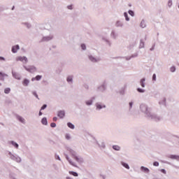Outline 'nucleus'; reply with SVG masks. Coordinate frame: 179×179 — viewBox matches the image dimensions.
Returning <instances> with one entry per match:
<instances>
[{
	"label": "nucleus",
	"instance_id": "423d86ee",
	"mask_svg": "<svg viewBox=\"0 0 179 179\" xmlns=\"http://www.w3.org/2000/svg\"><path fill=\"white\" fill-rule=\"evenodd\" d=\"M95 107L96 111H100L101 110H103V108H106L107 106L102 102H96L95 103Z\"/></svg>",
	"mask_w": 179,
	"mask_h": 179
},
{
	"label": "nucleus",
	"instance_id": "0eeeda50",
	"mask_svg": "<svg viewBox=\"0 0 179 179\" xmlns=\"http://www.w3.org/2000/svg\"><path fill=\"white\" fill-rule=\"evenodd\" d=\"M88 59L93 64H96L97 62H100V58L95 57L94 56H93L92 55H88Z\"/></svg>",
	"mask_w": 179,
	"mask_h": 179
},
{
	"label": "nucleus",
	"instance_id": "09e8293b",
	"mask_svg": "<svg viewBox=\"0 0 179 179\" xmlns=\"http://www.w3.org/2000/svg\"><path fill=\"white\" fill-rule=\"evenodd\" d=\"M67 9H69V10H72V9H73V5L71 4L67 6Z\"/></svg>",
	"mask_w": 179,
	"mask_h": 179
},
{
	"label": "nucleus",
	"instance_id": "b1692460",
	"mask_svg": "<svg viewBox=\"0 0 179 179\" xmlns=\"http://www.w3.org/2000/svg\"><path fill=\"white\" fill-rule=\"evenodd\" d=\"M6 77H8V74H6L2 71H0V80H5Z\"/></svg>",
	"mask_w": 179,
	"mask_h": 179
},
{
	"label": "nucleus",
	"instance_id": "49530a36",
	"mask_svg": "<svg viewBox=\"0 0 179 179\" xmlns=\"http://www.w3.org/2000/svg\"><path fill=\"white\" fill-rule=\"evenodd\" d=\"M45 108H47V104H43V105L41 107V111H43V110H45Z\"/></svg>",
	"mask_w": 179,
	"mask_h": 179
},
{
	"label": "nucleus",
	"instance_id": "a878e982",
	"mask_svg": "<svg viewBox=\"0 0 179 179\" xmlns=\"http://www.w3.org/2000/svg\"><path fill=\"white\" fill-rule=\"evenodd\" d=\"M112 149H113V150H115L116 152H120V150H121V147L117 145H113L112 146Z\"/></svg>",
	"mask_w": 179,
	"mask_h": 179
},
{
	"label": "nucleus",
	"instance_id": "bf43d9fd",
	"mask_svg": "<svg viewBox=\"0 0 179 179\" xmlns=\"http://www.w3.org/2000/svg\"><path fill=\"white\" fill-rule=\"evenodd\" d=\"M131 59H132V57H131V56H129V57H126V61H129V60H131Z\"/></svg>",
	"mask_w": 179,
	"mask_h": 179
},
{
	"label": "nucleus",
	"instance_id": "e2e57ef3",
	"mask_svg": "<svg viewBox=\"0 0 179 179\" xmlns=\"http://www.w3.org/2000/svg\"><path fill=\"white\" fill-rule=\"evenodd\" d=\"M101 177H102L103 179L107 178V176H106V175H101Z\"/></svg>",
	"mask_w": 179,
	"mask_h": 179
},
{
	"label": "nucleus",
	"instance_id": "aec40b11",
	"mask_svg": "<svg viewBox=\"0 0 179 179\" xmlns=\"http://www.w3.org/2000/svg\"><path fill=\"white\" fill-rule=\"evenodd\" d=\"M140 170L141 171H143V173H150V170L148 169V167H145V166H141Z\"/></svg>",
	"mask_w": 179,
	"mask_h": 179
},
{
	"label": "nucleus",
	"instance_id": "72a5a7b5",
	"mask_svg": "<svg viewBox=\"0 0 179 179\" xmlns=\"http://www.w3.org/2000/svg\"><path fill=\"white\" fill-rule=\"evenodd\" d=\"M124 17H125L126 22H129L130 18H129V17L128 16V13L124 12Z\"/></svg>",
	"mask_w": 179,
	"mask_h": 179
},
{
	"label": "nucleus",
	"instance_id": "69168bd1",
	"mask_svg": "<svg viewBox=\"0 0 179 179\" xmlns=\"http://www.w3.org/2000/svg\"><path fill=\"white\" fill-rule=\"evenodd\" d=\"M3 10V7L0 6V12H2Z\"/></svg>",
	"mask_w": 179,
	"mask_h": 179
},
{
	"label": "nucleus",
	"instance_id": "c03bdc74",
	"mask_svg": "<svg viewBox=\"0 0 179 179\" xmlns=\"http://www.w3.org/2000/svg\"><path fill=\"white\" fill-rule=\"evenodd\" d=\"M168 6L169 8H171V6H173V0H169Z\"/></svg>",
	"mask_w": 179,
	"mask_h": 179
},
{
	"label": "nucleus",
	"instance_id": "dca6fc26",
	"mask_svg": "<svg viewBox=\"0 0 179 179\" xmlns=\"http://www.w3.org/2000/svg\"><path fill=\"white\" fill-rule=\"evenodd\" d=\"M167 157L171 159V160H177V162H179V155H169Z\"/></svg>",
	"mask_w": 179,
	"mask_h": 179
},
{
	"label": "nucleus",
	"instance_id": "f704fd0d",
	"mask_svg": "<svg viewBox=\"0 0 179 179\" xmlns=\"http://www.w3.org/2000/svg\"><path fill=\"white\" fill-rule=\"evenodd\" d=\"M132 107H134V102L131 101L129 102V111H131L132 110Z\"/></svg>",
	"mask_w": 179,
	"mask_h": 179
},
{
	"label": "nucleus",
	"instance_id": "4be33fe9",
	"mask_svg": "<svg viewBox=\"0 0 179 179\" xmlns=\"http://www.w3.org/2000/svg\"><path fill=\"white\" fill-rule=\"evenodd\" d=\"M120 164H121V166H122V167H124V169H127V170H129L130 167L128 163L122 161Z\"/></svg>",
	"mask_w": 179,
	"mask_h": 179
},
{
	"label": "nucleus",
	"instance_id": "f8f14e48",
	"mask_svg": "<svg viewBox=\"0 0 179 179\" xmlns=\"http://www.w3.org/2000/svg\"><path fill=\"white\" fill-rule=\"evenodd\" d=\"M96 100V96H92L90 100L85 101L86 106H93V101Z\"/></svg>",
	"mask_w": 179,
	"mask_h": 179
},
{
	"label": "nucleus",
	"instance_id": "ddd939ff",
	"mask_svg": "<svg viewBox=\"0 0 179 179\" xmlns=\"http://www.w3.org/2000/svg\"><path fill=\"white\" fill-rule=\"evenodd\" d=\"M19 50H20V46L19 45H13L11 48V52L13 54H16Z\"/></svg>",
	"mask_w": 179,
	"mask_h": 179
},
{
	"label": "nucleus",
	"instance_id": "9d476101",
	"mask_svg": "<svg viewBox=\"0 0 179 179\" xmlns=\"http://www.w3.org/2000/svg\"><path fill=\"white\" fill-rule=\"evenodd\" d=\"M16 61H20V62H24V64H27V57L26 56H19L16 57Z\"/></svg>",
	"mask_w": 179,
	"mask_h": 179
},
{
	"label": "nucleus",
	"instance_id": "7ed1b4c3",
	"mask_svg": "<svg viewBox=\"0 0 179 179\" xmlns=\"http://www.w3.org/2000/svg\"><path fill=\"white\" fill-rule=\"evenodd\" d=\"M10 159L11 160H13V162H16V163H22V158L20 157H19L18 155H15L13 154H12V152L8 151V153Z\"/></svg>",
	"mask_w": 179,
	"mask_h": 179
},
{
	"label": "nucleus",
	"instance_id": "f03ea898",
	"mask_svg": "<svg viewBox=\"0 0 179 179\" xmlns=\"http://www.w3.org/2000/svg\"><path fill=\"white\" fill-rule=\"evenodd\" d=\"M68 152H69L70 155H71L72 157L78 162V163H83V158L78 157V154L75 152V150H72L71 148H67Z\"/></svg>",
	"mask_w": 179,
	"mask_h": 179
},
{
	"label": "nucleus",
	"instance_id": "7c9ffc66",
	"mask_svg": "<svg viewBox=\"0 0 179 179\" xmlns=\"http://www.w3.org/2000/svg\"><path fill=\"white\" fill-rule=\"evenodd\" d=\"M102 40L103 41H105V43H106V44H108L109 47H111V42L110 41V40L107 39V38H105V37H103Z\"/></svg>",
	"mask_w": 179,
	"mask_h": 179
},
{
	"label": "nucleus",
	"instance_id": "4d7b16f0",
	"mask_svg": "<svg viewBox=\"0 0 179 179\" xmlns=\"http://www.w3.org/2000/svg\"><path fill=\"white\" fill-rule=\"evenodd\" d=\"M0 61H6V59H5V57L0 56Z\"/></svg>",
	"mask_w": 179,
	"mask_h": 179
},
{
	"label": "nucleus",
	"instance_id": "2f4dec72",
	"mask_svg": "<svg viewBox=\"0 0 179 179\" xmlns=\"http://www.w3.org/2000/svg\"><path fill=\"white\" fill-rule=\"evenodd\" d=\"M140 27L142 29H145L146 27V22H145V20H142L141 23H140Z\"/></svg>",
	"mask_w": 179,
	"mask_h": 179
},
{
	"label": "nucleus",
	"instance_id": "052dcab7",
	"mask_svg": "<svg viewBox=\"0 0 179 179\" xmlns=\"http://www.w3.org/2000/svg\"><path fill=\"white\" fill-rule=\"evenodd\" d=\"M155 45L154 44L151 48H150V51H153L155 50Z\"/></svg>",
	"mask_w": 179,
	"mask_h": 179
},
{
	"label": "nucleus",
	"instance_id": "338daca9",
	"mask_svg": "<svg viewBox=\"0 0 179 179\" xmlns=\"http://www.w3.org/2000/svg\"><path fill=\"white\" fill-rule=\"evenodd\" d=\"M34 80H36V77L31 78L32 82H34Z\"/></svg>",
	"mask_w": 179,
	"mask_h": 179
},
{
	"label": "nucleus",
	"instance_id": "bb28decb",
	"mask_svg": "<svg viewBox=\"0 0 179 179\" xmlns=\"http://www.w3.org/2000/svg\"><path fill=\"white\" fill-rule=\"evenodd\" d=\"M41 122L42 125H48V121L47 120V117H43Z\"/></svg>",
	"mask_w": 179,
	"mask_h": 179
},
{
	"label": "nucleus",
	"instance_id": "13d9d810",
	"mask_svg": "<svg viewBox=\"0 0 179 179\" xmlns=\"http://www.w3.org/2000/svg\"><path fill=\"white\" fill-rule=\"evenodd\" d=\"M52 120H53L55 122H57V121H58V117H54L52 118Z\"/></svg>",
	"mask_w": 179,
	"mask_h": 179
},
{
	"label": "nucleus",
	"instance_id": "20e7f679",
	"mask_svg": "<svg viewBox=\"0 0 179 179\" xmlns=\"http://www.w3.org/2000/svg\"><path fill=\"white\" fill-rule=\"evenodd\" d=\"M106 90H107V83L104 80L101 85L97 87L96 92L103 93Z\"/></svg>",
	"mask_w": 179,
	"mask_h": 179
},
{
	"label": "nucleus",
	"instance_id": "c9c22d12",
	"mask_svg": "<svg viewBox=\"0 0 179 179\" xmlns=\"http://www.w3.org/2000/svg\"><path fill=\"white\" fill-rule=\"evenodd\" d=\"M128 13L129 15H130V16H131L132 17H134V16H135V12L132 10H128Z\"/></svg>",
	"mask_w": 179,
	"mask_h": 179
},
{
	"label": "nucleus",
	"instance_id": "ea45409f",
	"mask_svg": "<svg viewBox=\"0 0 179 179\" xmlns=\"http://www.w3.org/2000/svg\"><path fill=\"white\" fill-rule=\"evenodd\" d=\"M42 78H43V76H41V75H37V76L35 77V79H36V80H37V81L41 80Z\"/></svg>",
	"mask_w": 179,
	"mask_h": 179
},
{
	"label": "nucleus",
	"instance_id": "2eb2a0df",
	"mask_svg": "<svg viewBox=\"0 0 179 179\" xmlns=\"http://www.w3.org/2000/svg\"><path fill=\"white\" fill-rule=\"evenodd\" d=\"M57 117L62 120L63 118L65 117V110H61L57 112Z\"/></svg>",
	"mask_w": 179,
	"mask_h": 179
},
{
	"label": "nucleus",
	"instance_id": "a19ab883",
	"mask_svg": "<svg viewBox=\"0 0 179 179\" xmlns=\"http://www.w3.org/2000/svg\"><path fill=\"white\" fill-rule=\"evenodd\" d=\"M137 92L138 93H145V90L144 89H142L141 87L137 88Z\"/></svg>",
	"mask_w": 179,
	"mask_h": 179
},
{
	"label": "nucleus",
	"instance_id": "58836bf2",
	"mask_svg": "<svg viewBox=\"0 0 179 179\" xmlns=\"http://www.w3.org/2000/svg\"><path fill=\"white\" fill-rule=\"evenodd\" d=\"M32 94L33 96H34V97H36V99H38V100H40V98H38V94H37V92L33 91Z\"/></svg>",
	"mask_w": 179,
	"mask_h": 179
},
{
	"label": "nucleus",
	"instance_id": "a18cd8bd",
	"mask_svg": "<svg viewBox=\"0 0 179 179\" xmlns=\"http://www.w3.org/2000/svg\"><path fill=\"white\" fill-rule=\"evenodd\" d=\"M120 94H121L122 96H124L125 94V90L124 89L120 90Z\"/></svg>",
	"mask_w": 179,
	"mask_h": 179
},
{
	"label": "nucleus",
	"instance_id": "79ce46f5",
	"mask_svg": "<svg viewBox=\"0 0 179 179\" xmlns=\"http://www.w3.org/2000/svg\"><path fill=\"white\" fill-rule=\"evenodd\" d=\"M80 47H81V49L83 50V51H86V44L81 43Z\"/></svg>",
	"mask_w": 179,
	"mask_h": 179
},
{
	"label": "nucleus",
	"instance_id": "f3484780",
	"mask_svg": "<svg viewBox=\"0 0 179 179\" xmlns=\"http://www.w3.org/2000/svg\"><path fill=\"white\" fill-rule=\"evenodd\" d=\"M22 83L24 87H27V86H29V85L30 84V80L27 78H24Z\"/></svg>",
	"mask_w": 179,
	"mask_h": 179
},
{
	"label": "nucleus",
	"instance_id": "e433bc0d",
	"mask_svg": "<svg viewBox=\"0 0 179 179\" xmlns=\"http://www.w3.org/2000/svg\"><path fill=\"white\" fill-rule=\"evenodd\" d=\"M4 93L5 94H9L10 93V87H7L4 90Z\"/></svg>",
	"mask_w": 179,
	"mask_h": 179
},
{
	"label": "nucleus",
	"instance_id": "f257e3e1",
	"mask_svg": "<svg viewBox=\"0 0 179 179\" xmlns=\"http://www.w3.org/2000/svg\"><path fill=\"white\" fill-rule=\"evenodd\" d=\"M140 111L145 115V117L148 120H152V121H160L162 118L157 115L152 113V109L146 105V103H141L140 105Z\"/></svg>",
	"mask_w": 179,
	"mask_h": 179
},
{
	"label": "nucleus",
	"instance_id": "cd10ccee",
	"mask_svg": "<svg viewBox=\"0 0 179 179\" xmlns=\"http://www.w3.org/2000/svg\"><path fill=\"white\" fill-rule=\"evenodd\" d=\"M69 173L70 176H73V177H78L79 173L78 172L73 171H69Z\"/></svg>",
	"mask_w": 179,
	"mask_h": 179
},
{
	"label": "nucleus",
	"instance_id": "4c0bfd02",
	"mask_svg": "<svg viewBox=\"0 0 179 179\" xmlns=\"http://www.w3.org/2000/svg\"><path fill=\"white\" fill-rule=\"evenodd\" d=\"M22 24H24L27 29H30L31 27V24L29 22H23Z\"/></svg>",
	"mask_w": 179,
	"mask_h": 179
},
{
	"label": "nucleus",
	"instance_id": "de8ad7c7",
	"mask_svg": "<svg viewBox=\"0 0 179 179\" xmlns=\"http://www.w3.org/2000/svg\"><path fill=\"white\" fill-rule=\"evenodd\" d=\"M152 164L155 167H159V162L157 161L154 162Z\"/></svg>",
	"mask_w": 179,
	"mask_h": 179
},
{
	"label": "nucleus",
	"instance_id": "603ef678",
	"mask_svg": "<svg viewBox=\"0 0 179 179\" xmlns=\"http://www.w3.org/2000/svg\"><path fill=\"white\" fill-rule=\"evenodd\" d=\"M50 127L51 128H55V127H57V124L55 122H52L50 124Z\"/></svg>",
	"mask_w": 179,
	"mask_h": 179
},
{
	"label": "nucleus",
	"instance_id": "0e129e2a",
	"mask_svg": "<svg viewBox=\"0 0 179 179\" xmlns=\"http://www.w3.org/2000/svg\"><path fill=\"white\" fill-rule=\"evenodd\" d=\"M162 103H163V104H166V98H164Z\"/></svg>",
	"mask_w": 179,
	"mask_h": 179
},
{
	"label": "nucleus",
	"instance_id": "a211bd4d",
	"mask_svg": "<svg viewBox=\"0 0 179 179\" xmlns=\"http://www.w3.org/2000/svg\"><path fill=\"white\" fill-rule=\"evenodd\" d=\"M8 143L10 145H12V146H14V148L15 149H19V144L17 143H16V141H8Z\"/></svg>",
	"mask_w": 179,
	"mask_h": 179
},
{
	"label": "nucleus",
	"instance_id": "774afa93",
	"mask_svg": "<svg viewBox=\"0 0 179 179\" xmlns=\"http://www.w3.org/2000/svg\"><path fill=\"white\" fill-rule=\"evenodd\" d=\"M11 10H15V6H13V7L11 8Z\"/></svg>",
	"mask_w": 179,
	"mask_h": 179
},
{
	"label": "nucleus",
	"instance_id": "680f3d73",
	"mask_svg": "<svg viewBox=\"0 0 179 179\" xmlns=\"http://www.w3.org/2000/svg\"><path fill=\"white\" fill-rule=\"evenodd\" d=\"M38 115H39V117H41V115H43V112H41V110H40V111L38 113Z\"/></svg>",
	"mask_w": 179,
	"mask_h": 179
},
{
	"label": "nucleus",
	"instance_id": "473e14b6",
	"mask_svg": "<svg viewBox=\"0 0 179 179\" xmlns=\"http://www.w3.org/2000/svg\"><path fill=\"white\" fill-rule=\"evenodd\" d=\"M145 48V42H143V39H141L139 48Z\"/></svg>",
	"mask_w": 179,
	"mask_h": 179
},
{
	"label": "nucleus",
	"instance_id": "37998d69",
	"mask_svg": "<svg viewBox=\"0 0 179 179\" xmlns=\"http://www.w3.org/2000/svg\"><path fill=\"white\" fill-rule=\"evenodd\" d=\"M176 66H172L171 68H170V71L172 72V73H174L176 72Z\"/></svg>",
	"mask_w": 179,
	"mask_h": 179
},
{
	"label": "nucleus",
	"instance_id": "5fc2aeb1",
	"mask_svg": "<svg viewBox=\"0 0 179 179\" xmlns=\"http://www.w3.org/2000/svg\"><path fill=\"white\" fill-rule=\"evenodd\" d=\"M66 139H67L68 141H69V139H71V135L66 134L65 136Z\"/></svg>",
	"mask_w": 179,
	"mask_h": 179
},
{
	"label": "nucleus",
	"instance_id": "412c9836",
	"mask_svg": "<svg viewBox=\"0 0 179 179\" xmlns=\"http://www.w3.org/2000/svg\"><path fill=\"white\" fill-rule=\"evenodd\" d=\"M67 83H73V76L71 75L66 78Z\"/></svg>",
	"mask_w": 179,
	"mask_h": 179
},
{
	"label": "nucleus",
	"instance_id": "c85d7f7f",
	"mask_svg": "<svg viewBox=\"0 0 179 179\" xmlns=\"http://www.w3.org/2000/svg\"><path fill=\"white\" fill-rule=\"evenodd\" d=\"M146 81V78H143L141 79L140 80V85L141 86V87H145V82Z\"/></svg>",
	"mask_w": 179,
	"mask_h": 179
},
{
	"label": "nucleus",
	"instance_id": "393cba45",
	"mask_svg": "<svg viewBox=\"0 0 179 179\" xmlns=\"http://www.w3.org/2000/svg\"><path fill=\"white\" fill-rule=\"evenodd\" d=\"M16 118L18 121H20V122H22V124H24V118H23V117L19 115H16Z\"/></svg>",
	"mask_w": 179,
	"mask_h": 179
},
{
	"label": "nucleus",
	"instance_id": "864d4df0",
	"mask_svg": "<svg viewBox=\"0 0 179 179\" xmlns=\"http://www.w3.org/2000/svg\"><path fill=\"white\" fill-rule=\"evenodd\" d=\"M156 79H157L156 73H154V74L152 75V81H153V82H156Z\"/></svg>",
	"mask_w": 179,
	"mask_h": 179
},
{
	"label": "nucleus",
	"instance_id": "6e6552de",
	"mask_svg": "<svg viewBox=\"0 0 179 179\" xmlns=\"http://www.w3.org/2000/svg\"><path fill=\"white\" fill-rule=\"evenodd\" d=\"M54 38V35H50L47 36H43L42 39L41 40L40 43H44L47 41H51Z\"/></svg>",
	"mask_w": 179,
	"mask_h": 179
},
{
	"label": "nucleus",
	"instance_id": "c756f323",
	"mask_svg": "<svg viewBox=\"0 0 179 179\" xmlns=\"http://www.w3.org/2000/svg\"><path fill=\"white\" fill-rule=\"evenodd\" d=\"M67 127L70 128V129H75V124L71 122H67Z\"/></svg>",
	"mask_w": 179,
	"mask_h": 179
},
{
	"label": "nucleus",
	"instance_id": "1a4fd4ad",
	"mask_svg": "<svg viewBox=\"0 0 179 179\" xmlns=\"http://www.w3.org/2000/svg\"><path fill=\"white\" fill-rule=\"evenodd\" d=\"M11 73L14 79H17V80H20L22 79V76H20L19 73L12 71Z\"/></svg>",
	"mask_w": 179,
	"mask_h": 179
},
{
	"label": "nucleus",
	"instance_id": "39448f33",
	"mask_svg": "<svg viewBox=\"0 0 179 179\" xmlns=\"http://www.w3.org/2000/svg\"><path fill=\"white\" fill-rule=\"evenodd\" d=\"M23 68L29 73H34V72L37 71V68L34 66H23Z\"/></svg>",
	"mask_w": 179,
	"mask_h": 179
},
{
	"label": "nucleus",
	"instance_id": "3c124183",
	"mask_svg": "<svg viewBox=\"0 0 179 179\" xmlns=\"http://www.w3.org/2000/svg\"><path fill=\"white\" fill-rule=\"evenodd\" d=\"M161 173H162L163 174H167V171H166V169H160Z\"/></svg>",
	"mask_w": 179,
	"mask_h": 179
},
{
	"label": "nucleus",
	"instance_id": "5701e85b",
	"mask_svg": "<svg viewBox=\"0 0 179 179\" xmlns=\"http://www.w3.org/2000/svg\"><path fill=\"white\" fill-rule=\"evenodd\" d=\"M115 27H124V23L120 20H117L115 22Z\"/></svg>",
	"mask_w": 179,
	"mask_h": 179
},
{
	"label": "nucleus",
	"instance_id": "9b49d317",
	"mask_svg": "<svg viewBox=\"0 0 179 179\" xmlns=\"http://www.w3.org/2000/svg\"><path fill=\"white\" fill-rule=\"evenodd\" d=\"M64 156L66 157V159L69 162V164H71V166H73V167H78V166L76 165V164H75V162H72V159H71L69 158V156H68L67 154L64 153Z\"/></svg>",
	"mask_w": 179,
	"mask_h": 179
},
{
	"label": "nucleus",
	"instance_id": "6ab92c4d",
	"mask_svg": "<svg viewBox=\"0 0 179 179\" xmlns=\"http://www.w3.org/2000/svg\"><path fill=\"white\" fill-rule=\"evenodd\" d=\"M110 37L113 38V40H117V37H118V34L115 33V31L113 30L110 34Z\"/></svg>",
	"mask_w": 179,
	"mask_h": 179
},
{
	"label": "nucleus",
	"instance_id": "8fccbe9b",
	"mask_svg": "<svg viewBox=\"0 0 179 179\" xmlns=\"http://www.w3.org/2000/svg\"><path fill=\"white\" fill-rule=\"evenodd\" d=\"M138 57V52H136L131 55V58H136Z\"/></svg>",
	"mask_w": 179,
	"mask_h": 179
},
{
	"label": "nucleus",
	"instance_id": "4468645a",
	"mask_svg": "<svg viewBox=\"0 0 179 179\" xmlns=\"http://www.w3.org/2000/svg\"><path fill=\"white\" fill-rule=\"evenodd\" d=\"M96 145H98L100 149H106V143L104 141H96Z\"/></svg>",
	"mask_w": 179,
	"mask_h": 179
},
{
	"label": "nucleus",
	"instance_id": "6e6d98bb",
	"mask_svg": "<svg viewBox=\"0 0 179 179\" xmlns=\"http://www.w3.org/2000/svg\"><path fill=\"white\" fill-rule=\"evenodd\" d=\"M55 159H56V160L61 161V157H59V155H55Z\"/></svg>",
	"mask_w": 179,
	"mask_h": 179
}]
</instances>
